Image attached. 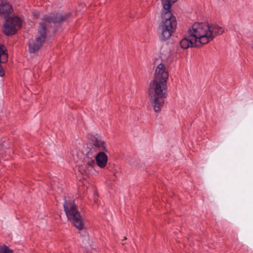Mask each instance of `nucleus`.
<instances>
[{
    "label": "nucleus",
    "instance_id": "obj_1",
    "mask_svg": "<svg viewBox=\"0 0 253 253\" xmlns=\"http://www.w3.org/2000/svg\"><path fill=\"white\" fill-rule=\"evenodd\" d=\"M224 32V29L216 24L196 22L188 31V36L180 42L182 48L200 46L212 41L215 37Z\"/></svg>",
    "mask_w": 253,
    "mask_h": 253
},
{
    "label": "nucleus",
    "instance_id": "obj_2",
    "mask_svg": "<svg viewBox=\"0 0 253 253\" xmlns=\"http://www.w3.org/2000/svg\"><path fill=\"white\" fill-rule=\"evenodd\" d=\"M70 15V13H60L52 15H46L42 18V22L40 24L38 34L35 40L29 41V48L30 53H35L41 47L46 37L47 29L51 23L54 24L61 23L65 21Z\"/></svg>",
    "mask_w": 253,
    "mask_h": 253
},
{
    "label": "nucleus",
    "instance_id": "obj_3",
    "mask_svg": "<svg viewBox=\"0 0 253 253\" xmlns=\"http://www.w3.org/2000/svg\"><path fill=\"white\" fill-rule=\"evenodd\" d=\"M177 0H161L163 9L161 11V20L158 28L160 38L165 41L169 39L174 32L177 22L171 12V7Z\"/></svg>",
    "mask_w": 253,
    "mask_h": 253
},
{
    "label": "nucleus",
    "instance_id": "obj_4",
    "mask_svg": "<svg viewBox=\"0 0 253 253\" xmlns=\"http://www.w3.org/2000/svg\"><path fill=\"white\" fill-rule=\"evenodd\" d=\"M106 143L100 137L95 138L88 147L89 150L84 158L83 165L79 167V171L83 174H88L91 172L95 166L94 154L100 151H107Z\"/></svg>",
    "mask_w": 253,
    "mask_h": 253
},
{
    "label": "nucleus",
    "instance_id": "obj_5",
    "mask_svg": "<svg viewBox=\"0 0 253 253\" xmlns=\"http://www.w3.org/2000/svg\"><path fill=\"white\" fill-rule=\"evenodd\" d=\"M167 82L153 79L150 83L148 93L154 111L160 112L167 96Z\"/></svg>",
    "mask_w": 253,
    "mask_h": 253
},
{
    "label": "nucleus",
    "instance_id": "obj_6",
    "mask_svg": "<svg viewBox=\"0 0 253 253\" xmlns=\"http://www.w3.org/2000/svg\"><path fill=\"white\" fill-rule=\"evenodd\" d=\"M63 206L68 219L77 229H83L84 228L83 219L74 201L72 200L65 201Z\"/></svg>",
    "mask_w": 253,
    "mask_h": 253
},
{
    "label": "nucleus",
    "instance_id": "obj_7",
    "mask_svg": "<svg viewBox=\"0 0 253 253\" xmlns=\"http://www.w3.org/2000/svg\"><path fill=\"white\" fill-rule=\"evenodd\" d=\"M22 22L20 19L17 17H9L6 20L3 26V32L6 35H14L17 30L20 28Z\"/></svg>",
    "mask_w": 253,
    "mask_h": 253
},
{
    "label": "nucleus",
    "instance_id": "obj_8",
    "mask_svg": "<svg viewBox=\"0 0 253 253\" xmlns=\"http://www.w3.org/2000/svg\"><path fill=\"white\" fill-rule=\"evenodd\" d=\"M169 78V73L165 65L159 64L155 70L154 80L167 82Z\"/></svg>",
    "mask_w": 253,
    "mask_h": 253
},
{
    "label": "nucleus",
    "instance_id": "obj_9",
    "mask_svg": "<svg viewBox=\"0 0 253 253\" xmlns=\"http://www.w3.org/2000/svg\"><path fill=\"white\" fill-rule=\"evenodd\" d=\"M13 11L11 4L6 0H0V16L3 18L7 17Z\"/></svg>",
    "mask_w": 253,
    "mask_h": 253
},
{
    "label": "nucleus",
    "instance_id": "obj_10",
    "mask_svg": "<svg viewBox=\"0 0 253 253\" xmlns=\"http://www.w3.org/2000/svg\"><path fill=\"white\" fill-rule=\"evenodd\" d=\"M95 160L99 167L103 168L107 165L108 157L103 151H100L94 154Z\"/></svg>",
    "mask_w": 253,
    "mask_h": 253
},
{
    "label": "nucleus",
    "instance_id": "obj_11",
    "mask_svg": "<svg viewBox=\"0 0 253 253\" xmlns=\"http://www.w3.org/2000/svg\"><path fill=\"white\" fill-rule=\"evenodd\" d=\"M0 253H13V251L6 246L3 245L0 247Z\"/></svg>",
    "mask_w": 253,
    "mask_h": 253
},
{
    "label": "nucleus",
    "instance_id": "obj_12",
    "mask_svg": "<svg viewBox=\"0 0 253 253\" xmlns=\"http://www.w3.org/2000/svg\"><path fill=\"white\" fill-rule=\"evenodd\" d=\"M85 241L84 245L85 247H88V246H90V241L89 240V237L88 236H85L84 239L83 240V242Z\"/></svg>",
    "mask_w": 253,
    "mask_h": 253
},
{
    "label": "nucleus",
    "instance_id": "obj_13",
    "mask_svg": "<svg viewBox=\"0 0 253 253\" xmlns=\"http://www.w3.org/2000/svg\"><path fill=\"white\" fill-rule=\"evenodd\" d=\"M97 195H95V194H94V202H95V203H96V202H97Z\"/></svg>",
    "mask_w": 253,
    "mask_h": 253
}]
</instances>
